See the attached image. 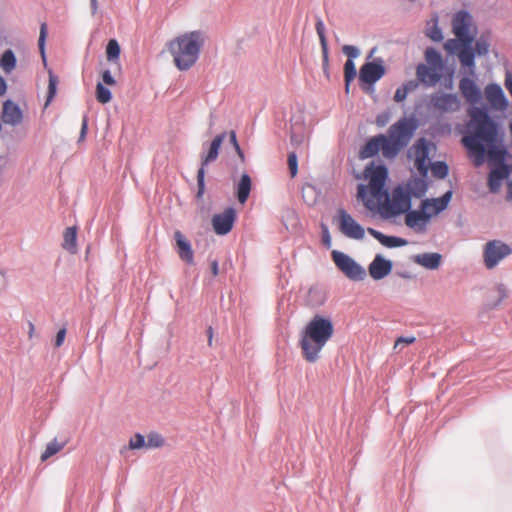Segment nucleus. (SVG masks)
I'll return each instance as SVG.
<instances>
[{"mask_svg": "<svg viewBox=\"0 0 512 512\" xmlns=\"http://www.w3.org/2000/svg\"><path fill=\"white\" fill-rule=\"evenodd\" d=\"M229 136H230V142H231V144L234 146V148H235V150H236L237 154L239 155V157H240V158H241V160L243 161V160H244V154H243V152H242V150H241V148H240V145H239V143H238V141H237V138H236V134H235V132H234V131H231V132L229 133Z\"/></svg>", "mask_w": 512, "mask_h": 512, "instance_id": "nucleus-51", "label": "nucleus"}, {"mask_svg": "<svg viewBox=\"0 0 512 512\" xmlns=\"http://www.w3.org/2000/svg\"><path fill=\"white\" fill-rule=\"evenodd\" d=\"M467 134L462 138V144L468 151L475 166L482 165L486 158L490 165H497L489 173L488 185L491 192H497L502 181L512 172V164H505L507 150L502 146V136L496 123L488 113L481 108H472L469 112Z\"/></svg>", "mask_w": 512, "mask_h": 512, "instance_id": "nucleus-1", "label": "nucleus"}, {"mask_svg": "<svg viewBox=\"0 0 512 512\" xmlns=\"http://www.w3.org/2000/svg\"><path fill=\"white\" fill-rule=\"evenodd\" d=\"M384 141V135H378L369 139L361 148L359 156L362 159L370 158L381 150V142Z\"/></svg>", "mask_w": 512, "mask_h": 512, "instance_id": "nucleus-25", "label": "nucleus"}, {"mask_svg": "<svg viewBox=\"0 0 512 512\" xmlns=\"http://www.w3.org/2000/svg\"><path fill=\"white\" fill-rule=\"evenodd\" d=\"M416 341V338L414 336L411 337H399L396 339L393 349L396 352H400L404 345H410L413 344Z\"/></svg>", "mask_w": 512, "mask_h": 512, "instance_id": "nucleus-47", "label": "nucleus"}, {"mask_svg": "<svg viewBox=\"0 0 512 512\" xmlns=\"http://www.w3.org/2000/svg\"><path fill=\"white\" fill-rule=\"evenodd\" d=\"M203 38L200 32L184 33L167 43L168 51L173 56L174 64L179 70H188L197 61Z\"/></svg>", "mask_w": 512, "mask_h": 512, "instance_id": "nucleus-3", "label": "nucleus"}, {"mask_svg": "<svg viewBox=\"0 0 512 512\" xmlns=\"http://www.w3.org/2000/svg\"><path fill=\"white\" fill-rule=\"evenodd\" d=\"M63 249L71 254L77 252V227L72 226L65 229L63 233Z\"/></svg>", "mask_w": 512, "mask_h": 512, "instance_id": "nucleus-28", "label": "nucleus"}, {"mask_svg": "<svg viewBox=\"0 0 512 512\" xmlns=\"http://www.w3.org/2000/svg\"><path fill=\"white\" fill-rule=\"evenodd\" d=\"M393 264L382 255L377 254L368 266V272L372 279L381 280L392 271Z\"/></svg>", "mask_w": 512, "mask_h": 512, "instance_id": "nucleus-17", "label": "nucleus"}, {"mask_svg": "<svg viewBox=\"0 0 512 512\" xmlns=\"http://www.w3.org/2000/svg\"><path fill=\"white\" fill-rule=\"evenodd\" d=\"M458 58L464 67L474 68V52L471 44H462V48L458 51Z\"/></svg>", "mask_w": 512, "mask_h": 512, "instance_id": "nucleus-29", "label": "nucleus"}, {"mask_svg": "<svg viewBox=\"0 0 512 512\" xmlns=\"http://www.w3.org/2000/svg\"><path fill=\"white\" fill-rule=\"evenodd\" d=\"M58 79L52 73L49 74L48 96L47 104L53 99L56 94Z\"/></svg>", "mask_w": 512, "mask_h": 512, "instance_id": "nucleus-46", "label": "nucleus"}, {"mask_svg": "<svg viewBox=\"0 0 512 512\" xmlns=\"http://www.w3.org/2000/svg\"><path fill=\"white\" fill-rule=\"evenodd\" d=\"M333 334L332 320L319 314L314 315L300 333L298 345L303 359L308 363H316Z\"/></svg>", "mask_w": 512, "mask_h": 512, "instance_id": "nucleus-2", "label": "nucleus"}, {"mask_svg": "<svg viewBox=\"0 0 512 512\" xmlns=\"http://www.w3.org/2000/svg\"><path fill=\"white\" fill-rule=\"evenodd\" d=\"M404 188L410 191L411 197L421 198L426 193L427 184L422 179H414L409 181Z\"/></svg>", "mask_w": 512, "mask_h": 512, "instance_id": "nucleus-31", "label": "nucleus"}, {"mask_svg": "<svg viewBox=\"0 0 512 512\" xmlns=\"http://www.w3.org/2000/svg\"><path fill=\"white\" fill-rule=\"evenodd\" d=\"M66 337V328H62L57 332L56 339H55V347H60L63 345L64 340Z\"/></svg>", "mask_w": 512, "mask_h": 512, "instance_id": "nucleus-52", "label": "nucleus"}, {"mask_svg": "<svg viewBox=\"0 0 512 512\" xmlns=\"http://www.w3.org/2000/svg\"><path fill=\"white\" fill-rule=\"evenodd\" d=\"M417 87V83L414 81H408L405 84H403L401 87H399L394 94V101L397 103L403 102L407 94L411 91H413Z\"/></svg>", "mask_w": 512, "mask_h": 512, "instance_id": "nucleus-35", "label": "nucleus"}, {"mask_svg": "<svg viewBox=\"0 0 512 512\" xmlns=\"http://www.w3.org/2000/svg\"><path fill=\"white\" fill-rule=\"evenodd\" d=\"M434 177L444 179L449 172L448 165L443 161H437L429 165Z\"/></svg>", "mask_w": 512, "mask_h": 512, "instance_id": "nucleus-37", "label": "nucleus"}, {"mask_svg": "<svg viewBox=\"0 0 512 512\" xmlns=\"http://www.w3.org/2000/svg\"><path fill=\"white\" fill-rule=\"evenodd\" d=\"M385 74V68L381 63L367 62L359 72V80L365 84L372 85L381 79Z\"/></svg>", "mask_w": 512, "mask_h": 512, "instance_id": "nucleus-15", "label": "nucleus"}, {"mask_svg": "<svg viewBox=\"0 0 512 512\" xmlns=\"http://www.w3.org/2000/svg\"><path fill=\"white\" fill-rule=\"evenodd\" d=\"M236 219V211L232 207L226 208L222 213L215 214L212 218L213 229L218 235L229 233Z\"/></svg>", "mask_w": 512, "mask_h": 512, "instance_id": "nucleus-14", "label": "nucleus"}, {"mask_svg": "<svg viewBox=\"0 0 512 512\" xmlns=\"http://www.w3.org/2000/svg\"><path fill=\"white\" fill-rule=\"evenodd\" d=\"M174 239L176 242L177 253L181 260L185 261L188 264L194 263V253L191 247L190 242L185 238V236L179 231L174 232Z\"/></svg>", "mask_w": 512, "mask_h": 512, "instance_id": "nucleus-21", "label": "nucleus"}, {"mask_svg": "<svg viewBox=\"0 0 512 512\" xmlns=\"http://www.w3.org/2000/svg\"><path fill=\"white\" fill-rule=\"evenodd\" d=\"M413 151L417 170L421 175L426 176L430 165V147L428 141L424 138L419 139L413 146Z\"/></svg>", "mask_w": 512, "mask_h": 512, "instance_id": "nucleus-13", "label": "nucleus"}, {"mask_svg": "<svg viewBox=\"0 0 512 512\" xmlns=\"http://www.w3.org/2000/svg\"><path fill=\"white\" fill-rule=\"evenodd\" d=\"M427 65L443 70L444 64L441 54L434 48L429 47L425 51Z\"/></svg>", "mask_w": 512, "mask_h": 512, "instance_id": "nucleus-32", "label": "nucleus"}, {"mask_svg": "<svg viewBox=\"0 0 512 512\" xmlns=\"http://www.w3.org/2000/svg\"><path fill=\"white\" fill-rule=\"evenodd\" d=\"M485 97L488 103L497 110H503L507 107L504 92L497 84H489L485 87Z\"/></svg>", "mask_w": 512, "mask_h": 512, "instance_id": "nucleus-20", "label": "nucleus"}, {"mask_svg": "<svg viewBox=\"0 0 512 512\" xmlns=\"http://www.w3.org/2000/svg\"><path fill=\"white\" fill-rule=\"evenodd\" d=\"M338 215L339 229L345 236L357 240L363 239L365 234L364 229L352 218L351 215L343 209L338 211Z\"/></svg>", "mask_w": 512, "mask_h": 512, "instance_id": "nucleus-12", "label": "nucleus"}, {"mask_svg": "<svg viewBox=\"0 0 512 512\" xmlns=\"http://www.w3.org/2000/svg\"><path fill=\"white\" fill-rule=\"evenodd\" d=\"M403 148L404 147L397 145L389 135L388 137L384 135V141L381 142V151L383 156L387 158L395 157Z\"/></svg>", "mask_w": 512, "mask_h": 512, "instance_id": "nucleus-30", "label": "nucleus"}, {"mask_svg": "<svg viewBox=\"0 0 512 512\" xmlns=\"http://www.w3.org/2000/svg\"><path fill=\"white\" fill-rule=\"evenodd\" d=\"M415 263L430 270L437 269L441 263V255L438 253H423L414 257Z\"/></svg>", "mask_w": 512, "mask_h": 512, "instance_id": "nucleus-27", "label": "nucleus"}, {"mask_svg": "<svg viewBox=\"0 0 512 512\" xmlns=\"http://www.w3.org/2000/svg\"><path fill=\"white\" fill-rule=\"evenodd\" d=\"M120 45L116 39L109 40L106 47V56L108 61H115L120 56Z\"/></svg>", "mask_w": 512, "mask_h": 512, "instance_id": "nucleus-38", "label": "nucleus"}, {"mask_svg": "<svg viewBox=\"0 0 512 512\" xmlns=\"http://www.w3.org/2000/svg\"><path fill=\"white\" fill-rule=\"evenodd\" d=\"M46 36H47V25H46V23H42L41 27H40L38 46H39V49L43 56H44V47H45Z\"/></svg>", "mask_w": 512, "mask_h": 512, "instance_id": "nucleus-48", "label": "nucleus"}, {"mask_svg": "<svg viewBox=\"0 0 512 512\" xmlns=\"http://www.w3.org/2000/svg\"><path fill=\"white\" fill-rule=\"evenodd\" d=\"M416 128L417 123L413 118L404 117L390 126L388 135L395 141L397 145L406 147L410 142Z\"/></svg>", "mask_w": 512, "mask_h": 512, "instance_id": "nucleus-8", "label": "nucleus"}, {"mask_svg": "<svg viewBox=\"0 0 512 512\" xmlns=\"http://www.w3.org/2000/svg\"><path fill=\"white\" fill-rule=\"evenodd\" d=\"M336 267L350 280L361 281L366 276L365 269L347 254L334 250L331 253Z\"/></svg>", "mask_w": 512, "mask_h": 512, "instance_id": "nucleus-6", "label": "nucleus"}, {"mask_svg": "<svg viewBox=\"0 0 512 512\" xmlns=\"http://www.w3.org/2000/svg\"><path fill=\"white\" fill-rule=\"evenodd\" d=\"M163 444H164V439L160 434L150 433L147 436V441H146L147 448H158V447L163 446Z\"/></svg>", "mask_w": 512, "mask_h": 512, "instance_id": "nucleus-41", "label": "nucleus"}, {"mask_svg": "<svg viewBox=\"0 0 512 512\" xmlns=\"http://www.w3.org/2000/svg\"><path fill=\"white\" fill-rule=\"evenodd\" d=\"M66 441L59 442L56 439L52 440L46 445L45 451L41 454V461L45 462L53 455L60 452L66 445Z\"/></svg>", "mask_w": 512, "mask_h": 512, "instance_id": "nucleus-34", "label": "nucleus"}, {"mask_svg": "<svg viewBox=\"0 0 512 512\" xmlns=\"http://www.w3.org/2000/svg\"><path fill=\"white\" fill-rule=\"evenodd\" d=\"M426 35L433 41L443 39L442 31L437 25V18L433 19V26L427 29Z\"/></svg>", "mask_w": 512, "mask_h": 512, "instance_id": "nucleus-42", "label": "nucleus"}, {"mask_svg": "<svg viewBox=\"0 0 512 512\" xmlns=\"http://www.w3.org/2000/svg\"><path fill=\"white\" fill-rule=\"evenodd\" d=\"M441 69L433 66L419 64L416 68V76L420 83L427 87L435 86L441 79Z\"/></svg>", "mask_w": 512, "mask_h": 512, "instance_id": "nucleus-16", "label": "nucleus"}, {"mask_svg": "<svg viewBox=\"0 0 512 512\" xmlns=\"http://www.w3.org/2000/svg\"><path fill=\"white\" fill-rule=\"evenodd\" d=\"M356 77V68L353 60L348 59L344 65L345 91L349 92L350 82Z\"/></svg>", "mask_w": 512, "mask_h": 512, "instance_id": "nucleus-36", "label": "nucleus"}, {"mask_svg": "<svg viewBox=\"0 0 512 512\" xmlns=\"http://www.w3.org/2000/svg\"><path fill=\"white\" fill-rule=\"evenodd\" d=\"M365 177L369 178L368 186H358L357 197L363 201L365 207L371 211L378 206L381 197L387 192L384 189L387 179V169L383 165H370L364 171Z\"/></svg>", "mask_w": 512, "mask_h": 512, "instance_id": "nucleus-4", "label": "nucleus"}, {"mask_svg": "<svg viewBox=\"0 0 512 512\" xmlns=\"http://www.w3.org/2000/svg\"><path fill=\"white\" fill-rule=\"evenodd\" d=\"M511 248L499 241L493 240L486 243L484 248V263L488 269L494 268L502 259L510 255Z\"/></svg>", "mask_w": 512, "mask_h": 512, "instance_id": "nucleus-10", "label": "nucleus"}, {"mask_svg": "<svg viewBox=\"0 0 512 512\" xmlns=\"http://www.w3.org/2000/svg\"><path fill=\"white\" fill-rule=\"evenodd\" d=\"M429 222L430 220L421 209L409 210L405 215L406 226L417 233H424Z\"/></svg>", "mask_w": 512, "mask_h": 512, "instance_id": "nucleus-19", "label": "nucleus"}, {"mask_svg": "<svg viewBox=\"0 0 512 512\" xmlns=\"http://www.w3.org/2000/svg\"><path fill=\"white\" fill-rule=\"evenodd\" d=\"M489 44L486 40L479 39L475 43V51L478 55H485L488 53Z\"/></svg>", "mask_w": 512, "mask_h": 512, "instance_id": "nucleus-49", "label": "nucleus"}, {"mask_svg": "<svg viewBox=\"0 0 512 512\" xmlns=\"http://www.w3.org/2000/svg\"><path fill=\"white\" fill-rule=\"evenodd\" d=\"M0 67L5 73L12 72L16 67V57L12 50H6L0 59Z\"/></svg>", "mask_w": 512, "mask_h": 512, "instance_id": "nucleus-33", "label": "nucleus"}, {"mask_svg": "<svg viewBox=\"0 0 512 512\" xmlns=\"http://www.w3.org/2000/svg\"><path fill=\"white\" fill-rule=\"evenodd\" d=\"M497 292L499 294V301L506 297V293L503 287H497Z\"/></svg>", "mask_w": 512, "mask_h": 512, "instance_id": "nucleus-60", "label": "nucleus"}, {"mask_svg": "<svg viewBox=\"0 0 512 512\" xmlns=\"http://www.w3.org/2000/svg\"><path fill=\"white\" fill-rule=\"evenodd\" d=\"M6 91V83L4 79L0 76V96L3 95Z\"/></svg>", "mask_w": 512, "mask_h": 512, "instance_id": "nucleus-58", "label": "nucleus"}, {"mask_svg": "<svg viewBox=\"0 0 512 512\" xmlns=\"http://www.w3.org/2000/svg\"><path fill=\"white\" fill-rule=\"evenodd\" d=\"M411 208V193L404 186L393 189L391 195L387 192L381 197L379 204L375 207L383 217L391 218L407 213Z\"/></svg>", "mask_w": 512, "mask_h": 512, "instance_id": "nucleus-5", "label": "nucleus"}, {"mask_svg": "<svg viewBox=\"0 0 512 512\" xmlns=\"http://www.w3.org/2000/svg\"><path fill=\"white\" fill-rule=\"evenodd\" d=\"M87 118L85 117L82 121V127H81V138H83L86 134V131H87Z\"/></svg>", "mask_w": 512, "mask_h": 512, "instance_id": "nucleus-56", "label": "nucleus"}, {"mask_svg": "<svg viewBox=\"0 0 512 512\" xmlns=\"http://www.w3.org/2000/svg\"><path fill=\"white\" fill-rule=\"evenodd\" d=\"M6 278L5 275L0 271V293H2L6 288Z\"/></svg>", "mask_w": 512, "mask_h": 512, "instance_id": "nucleus-55", "label": "nucleus"}, {"mask_svg": "<svg viewBox=\"0 0 512 512\" xmlns=\"http://www.w3.org/2000/svg\"><path fill=\"white\" fill-rule=\"evenodd\" d=\"M444 48L451 54H458V51L462 48V42L456 37V39H449L444 44Z\"/></svg>", "mask_w": 512, "mask_h": 512, "instance_id": "nucleus-44", "label": "nucleus"}, {"mask_svg": "<svg viewBox=\"0 0 512 512\" xmlns=\"http://www.w3.org/2000/svg\"><path fill=\"white\" fill-rule=\"evenodd\" d=\"M452 198V191H447L443 196L439 198H428L422 200L420 204V209L425 213L429 220L431 218L437 216L442 211H444Z\"/></svg>", "mask_w": 512, "mask_h": 512, "instance_id": "nucleus-11", "label": "nucleus"}, {"mask_svg": "<svg viewBox=\"0 0 512 512\" xmlns=\"http://www.w3.org/2000/svg\"><path fill=\"white\" fill-rule=\"evenodd\" d=\"M90 1H91L92 13L95 14L98 9V2H97V0H90Z\"/></svg>", "mask_w": 512, "mask_h": 512, "instance_id": "nucleus-61", "label": "nucleus"}, {"mask_svg": "<svg viewBox=\"0 0 512 512\" xmlns=\"http://www.w3.org/2000/svg\"><path fill=\"white\" fill-rule=\"evenodd\" d=\"M23 114L17 104L6 101L3 105L2 121L9 125H18L22 122Z\"/></svg>", "mask_w": 512, "mask_h": 512, "instance_id": "nucleus-23", "label": "nucleus"}, {"mask_svg": "<svg viewBox=\"0 0 512 512\" xmlns=\"http://www.w3.org/2000/svg\"><path fill=\"white\" fill-rule=\"evenodd\" d=\"M146 447L145 437L142 434H135L129 441V449L135 450Z\"/></svg>", "mask_w": 512, "mask_h": 512, "instance_id": "nucleus-45", "label": "nucleus"}, {"mask_svg": "<svg viewBox=\"0 0 512 512\" xmlns=\"http://www.w3.org/2000/svg\"><path fill=\"white\" fill-rule=\"evenodd\" d=\"M433 107L441 112H454L460 107V102L456 95L437 94L431 98Z\"/></svg>", "mask_w": 512, "mask_h": 512, "instance_id": "nucleus-18", "label": "nucleus"}, {"mask_svg": "<svg viewBox=\"0 0 512 512\" xmlns=\"http://www.w3.org/2000/svg\"><path fill=\"white\" fill-rule=\"evenodd\" d=\"M343 53L348 57V59L353 60L354 58L359 56V50L357 47L352 45H345L343 47Z\"/></svg>", "mask_w": 512, "mask_h": 512, "instance_id": "nucleus-50", "label": "nucleus"}, {"mask_svg": "<svg viewBox=\"0 0 512 512\" xmlns=\"http://www.w3.org/2000/svg\"><path fill=\"white\" fill-rule=\"evenodd\" d=\"M459 89L463 97L471 104L478 103L481 99V91L476 83L470 78L460 80Z\"/></svg>", "mask_w": 512, "mask_h": 512, "instance_id": "nucleus-22", "label": "nucleus"}, {"mask_svg": "<svg viewBox=\"0 0 512 512\" xmlns=\"http://www.w3.org/2000/svg\"><path fill=\"white\" fill-rule=\"evenodd\" d=\"M322 241H323L325 246L330 247V245H331V238H330V235H329L327 229H325V231H324V235H323Z\"/></svg>", "mask_w": 512, "mask_h": 512, "instance_id": "nucleus-54", "label": "nucleus"}, {"mask_svg": "<svg viewBox=\"0 0 512 512\" xmlns=\"http://www.w3.org/2000/svg\"><path fill=\"white\" fill-rule=\"evenodd\" d=\"M102 79H103V82L109 86H114L116 84V81L115 79L113 78V76L111 75L110 71L109 70H105L103 73H102Z\"/></svg>", "mask_w": 512, "mask_h": 512, "instance_id": "nucleus-53", "label": "nucleus"}, {"mask_svg": "<svg viewBox=\"0 0 512 512\" xmlns=\"http://www.w3.org/2000/svg\"><path fill=\"white\" fill-rule=\"evenodd\" d=\"M367 231L371 236H373L376 240H378L383 246L388 247V248L402 247V246L407 245V243H408L406 239L396 237V236H387L373 228H368Z\"/></svg>", "mask_w": 512, "mask_h": 512, "instance_id": "nucleus-24", "label": "nucleus"}, {"mask_svg": "<svg viewBox=\"0 0 512 512\" xmlns=\"http://www.w3.org/2000/svg\"><path fill=\"white\" fill-rule=\"evenodd\" d=\"M252 187V181L247 173L241 175L239 182L236 185V197L241 204H245Z\"/></svg>", "mask_w": 512, "mask_h": 512, "instance_id": "nucleus-26", "label": "nucleus"}, {"mask_svg": "<svg viewBox=\"0 0 512 512\" xmlns=\"http://www.w3.org/2000/svg\"><path fill=\"white\" fill-rule=\"evenodd\" d=\"M452 29L462 44H472L476 35L471 15L466 11H459L452 20Z\"/></svg>", "mask_w": 512, "mask_h": 512, "instance_id": "nucleus-7", "label": "nucleus"}, {"mask_svg": "<svg viewBox=\"0 0 512 512\" xmlns=\"http://www.w3.org/2000/svg\"><path fill=\"white\" fill-rule=\"evenodd\" d=\"M211 271H212V274L213 276H217L218 275V263L216 260L212 261L211 263Z\"/></svg>", "mask_w": 512, "mask_h": 512, "instance_id": "nucleus-57", "label": "nucleus"}, {"mask_svg": "<svg viewBox=\"0 0 512 512\" xmlns=\"http://www.w3.org/2000/svg\"><path fill=\"white\" fill-rule=\"evenodd\" d=\"M315 28H316V32H317V34L319 36V39H320V43H321V47H322V51H323L324 57L327 58L328 46H327V40H326V35H325V27H324V23L322 22V20L319 19L316 22Z\"/></svg>", "mask_w": 512, "mask_h": 512, "instance_id": "nucleus-39", "label": "nucleus"}, {"mask_svg": "<svg viewBox=\"0 0 512 512\" xmlns=\"http://www.w3.org/2000/svg\"><path fill=\"white\" fill-rule=\"evenodd\" d=\"M212 343V336L210 335V338H209V345H211Z\"/></svg>", "mask_w": 512, "mask_h": 512, "instance_id": "nucleus-63", "label": "nucleus"}, {"mask_svg": "<svg viewBox=\"0 0 512 512\" xmlns=\"http://www.w3.org/2000/svg\"><path fill=\"white\" fill-rule=\"evenodd\" d=\"M226 137V133H221L217 135L211 142L209 150L206 155L202 157L201 161V167L197 172V185H198V191H197V197L201 198L204 194L205 190V169L204 167L208 165L209 163L215 161L219 155L220 147Z\"/></svg>", "mask_w": 512, "mask_h": 512, "instance_id": "nucleus-9", "label": "nucleus"}, {"mask_svg": "<svg viewBox=\"0 0 512 512\" xmlns=\"http://www.w3.org/2000/svg\"><path fill=\"white\" fill-rule=\"evenodd\" d=\"M96 99L102 104H106L112 99L110 90L104 87L101 83H98L96 86Z\"/></svg>", "mask_w": 512, "mask_h": 512, "instance_id": "nucleus-40", "label": "nucleus"}, {"mask_svg": "<svg viewBox=\"0 0 512 512\" xmlns=\"http://www.w3.org/2000/svg\"><path fill=\"white\" fill-rule=\"evenodd\" d=\"M35 327L33 323H29V337L31 338L33 336Z\"/></svg>", "mask_w": 512, "mask_h": 512, "instance_id": "nucleus-62", "label": "nucleus"}, {"mask_svg": "<svg viewBox=\"0 0 512 512\" xmlns=\"http://www.w3.org/2000/svg\"><path fill=\"white\" fill-rule=\"evenodd\" d=\"M288 168L290 172L291 178H294L298 173V159L295 152H291L288 154Z\"/></svg>", "mask_w": 512, "mask_h": 512, "instance_id": "nucleus-43", "label": "nucleus"}, {"mask_svg": "<svg viewBox=\"0 0 512 512\" xmlns=\"http://www.w3.org/2000/svg\"><path fill=\"white\" fill-rule=\"evenodd\" d=\"M507 199L512 200V181L507 184Z\"/></svg>", "mask_w": 512, "mask_h": 512, "instance_id": "nucleus-59", "label": "nucleus"}]
</instances>
